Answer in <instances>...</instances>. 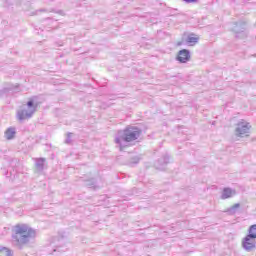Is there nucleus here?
<instances>
[{
    "mask_svg": "<svg viewBox=\"0 0 256 256\" xmlns=\"http://www.w3.org/2000/svg\"><path fill=\"white\" fill-rule=\"evenodd\" d=\"M9 91H13V93H19L21 91V86L15 85L9 88Z\"/></svg>",
    "mask_w": 256,
    "mask_h": 256,
    "instance_id": "nucleus-17",
    "label": "nucleus"
},
{
    "mask_svg": "<svg viewBox=\"0 0 256 256\" xmlns=\"http://www.w3.org/2000/svg\"><path fill=\"white\" fill-rule=\"evenodd\" d=\"M237 195V191L231 189V188H224L222 190V194L220 196L221 199H231V197H235Z\"/></svg>",
    "mask_w": 256,
    "mask_h": 256,
    "instance_id": "nucleus-9",
    "label": "nucleus"
},
{
    "mask_svg": "<svg viewBox=\"0 0 256 256\" xmlns=\"http://www.w3.org/2000/svg\"><path fill=\"white\" fill-rule=\"evenodd\" d=\"M45 158H36L35 159V167L37 171H43L45 169Z\"/></svg>",
    "mask_w": 256,
    "mask_h": 256,
    "instance_id": "nucleus-11",
    "label": "nucleus"
},
{
    "mask_svg": "<svg viewBox=\"0 0 256 256\" xmlns=\"http://www.w3.org/2000/svg\"><path fill=\"white\" fill-rule=\"evenodd\" d=\"M71 137H73V133L68 132L67 138H66V140H65V143H66L67 145H71V143H72Z\"/></svg>",
    "mask_w": 256,
    "mask_h": 256,
    "instance_id": "nucleus-18",
    "label": "nucleus"
},
{
    "mask_svg": "<svg viewBox=\"0 0 256 256\" xmlns=\"http://www.w3.org/2000/svg\"><path fill=\"white\" fill-rule=\"evenodd\" d=\"M232 31H234L236 39H245V37H247V32H245V23L243 22L236 23L232 28Z\"/></svg>",
    "mask_w": 256,
    "mask_h": 256,
    "instance_id": "nucleus-5",
    "label": "nucleus"
},
{
    "mask_svg": "<svg viewBox=\"0 0 256 256\" xmlns=\"http://www.w3.org/2000/svg\"><path fill=\"white\" fill-rule=\"evenodd\" d=\"M37 111V104L33 102V100H29L27 102V108L20 109L17 111V119L18 121H25V119H31L33 115Z\"/></svg>",
    "mask_w": 256,
    "mask_h": 256,
    "instance_id": "nucleus-3",
    "label": "nucleus"
},
{
    "mask_svg": "<svg viewBox=\"0 0 256 256\" xmlns=\"http://www.w3.org/2000/svg\"><path fill=\"white\" fill-rule=\"evenodd\" d=\"M184 3H199V0H182Z\"/></svg>",
    "mask_w": 256,
    "mask_h": 256,
    "instance_id": "nucleus-20",
    "label": "nucleus"
},
{
    "mask_svg": "<svg viewBox=\"0 0 256 256\" xmlns=\"http://www.w3.org/2000/svg\"><path fill=\"white\" fill-rule=\"evenodd\" d=\"M86 187H88L89 189H99V185H97L95 179L88 180L86 182Z\"/></svg>",
    "mask_w": 256,
    "mask_h": 256,
    "instance_id": "nucleus-13",
    "label": "nucleus"
},
{
    "mask_svg": "<svg viewBox=\"0 0 256 256\" xmlns=\"http://www.w3.org/2000/svg\"><path fill=\"white\" fill-rule=\"evenodd\" d=\"M198 41H199L198 37L191 36V35L187 37V43H189L190 45L198 43Z\"/></svg>",
    "mask_w": 256,
    "mask_h": 256,
    "instance_id": "nucleus-16",
    "label": "nucleus"
},
{
    "mask_svg": "<svg viewBox=\"0 0 256 256\" xmlns=\"http://www.w3.org/2000/svg\"><path fill=\"white\" fill-rule=\"evenodd\" d=\"M140 158L138 156H135L133 158H131L130 160V165H137V163H139Z\"/></svg>",
    "mask_w": 256,
    "mask_h": 256,
    "instance_id": "nucleus-19",
    "label": "nucleus"
},
{
    "mask_svg": "<svg viewBox=\"0 0 256 256\" xmlns=\"http://www.w3.org/2000/svg\"><path fill=\"white\" fill-rule=\"evenodd\" d=\"M37 237V231L27 224L14 226L12 234V245L18 249H24Z\"/></svg>",
    "mask_w": 256,
    "mask_h": 256,
    "instance_id": "nucleus-1",
    "label": "nucleus"
},
{
    "mask_svg": "<svg viewBox=\"0 0 256 256\" xmlns=\"http://www.w3.org/2000/svg\"><path fill=\"white\" fill-rule=\"evenodd\" d=\"M249 131H251V124L245 120H241L236 126V137H248Z\"/></svg>",
    "mask_w": 256,
    "mask_h": 256,
    "instance_id": "nucleus-4",
    "label": "nucleus"
},
{
    "mask_svg": "<svg viewBox=\"0 0 256 256\" xmlns=\"http://www.w3.org/2000/svg\"><path fill=\"white\" fill-rule=\"evenodd\" d=\"M143 130L137 126H127L124 130L118 131L115 137V143L120 151L125 147H131L141 137Z\"/></svg>",
    "mask_w": 256,
    "mask_h": 256,
    "instance_id": "nucleus-2",
    "label": "nucleus"
},
{
    "mask_svg": "<svg viewBox=\"0 0 256 256\" xmlns=\"http://www.w3.org/2000/svg\"><path fill=\"white\" fill-rule=\"evenodd\" d=\"M0 256H11V250L7 247L0 248Z\"/></svg>",
    "mask_w": 256,
    "mask_h": 256,
    "instance_id": "nucleus-15",
    "label": "nucleus"
},
{
    "mask_svg": "<svg viewBox=\"0 0 256 256\" xmlns=\"http://www.w3.org/2000/svg\"><path fill=\"white\" fill-rule=\"evenodd\" d=\"M176 59L179 63H187L191 59V52L187 49L180 50Z\"/></svg>",
    "mask_w": 256,
    "mask_h": 256,
    "instance_id": "nucleus-7",
    "label": "nucleus"
},
{
    "mask_svg": "<svg viewBox=\"0 0 256 256\" xmlns=\"http://www.w3.org/2000/svg\"><path fill=\"white\" fill-rule=\"evenodd\" d=\"M239 207H241V204L236 203L233 206H231L230 208H228L225 212L228 213V215H235V213H237V210L239 209Z\"/></svg>",
    "mask_w": 256,
    "mask_h": 256,
    "instance_id": "nucleus-12",
    "label": "nucleus"
},
{
    "mask_svg": "<svg viewBox=\"0 0 256 256\" xmlns=\"http://www.w3.org/2000/svg\"><path fill=\"white\" fill-rule=\"evenodd\" d=\"M53 252H54V253L57 252V249H54Z\"/></svg>",
    "mask_w": 256,
    "mask_h": 256,
    "instance_id": "nucleus-22",
    "label": "nucleus"
},
{
    "mask_svg": "<svg viewBox=\"0 0 256 256\" xmlns=\"http://www.w3.org/2000/svg\"><path fill=\"white\" fill-rule=\"evenodd\" d=\"M247 237L256 239V224L250 226Z\"/></svg>",
    "mask_w": 256,
    "mask_h": 256,
    "instance_id": "nucleus-14",
    "label": "nucleus"
},
{
    "mask_svg": "<svg viewBox=\"0 0 256 256\" xmlns=\"http://www.w3.org/2000/svg\"><path fill=\"white\" fill-rule=\"evenodd\" d=\"M256 238H251L249 236H246L242 241V247L245 251L251 252L256 247Z\"/></svg>",
    "mask_w": 256,
    "mask_h": 256,
    "instance_id": "nucleus-6",
    "label": "nucleus"
},
{
    "mask_svg": "<svg viewBox=\"0 0 256 256\" xmlns=\"http://www.w3.org/2000/svg\"><path fill=\"white\" fill-rule=\"evenodd\" d=\"M6 5H13L15 3V0H5Z\"/></svg>",
    "mask_w": 256,
    "mask_h": 256,
    "instance_id": "nucleus-21",
    "label": "nucleus"
},
{
    "mask_svg": "<svg viewBox=\"0 0 256 256\" xmlns=\"http://www.w3.org/2000/svg\"><path fill=\"white\" fill-rule=\"evenodd\" d=\"M15 135H17V131L15 130V128L10 127L8 128L5 133H4V137L8 140L11 141L12 139H15Z\"/></svg>",
    "mask_w": 256,
    "mask_h": 256,
    "instance_id": "nucleus-10",
    "label": "nucleus"
},
{
    "mask_svg": "<svg viewBox=\"0 0 256 256\" xmlns=\"http://www.w3.org/2000/svg\"><path fill=\"white\" fill-rule=\"evenodd\" d=\"M168 163H169V154H166L162 158L158 159V161L155 163V167L156 169L163 171V169H165V165H167Z\"/></svg>",
    "mask_w": 256,
    "mask_h": 256,
    "instance_id": "nucleus-8",
    "label": "nucleus"
}]
</instances>
